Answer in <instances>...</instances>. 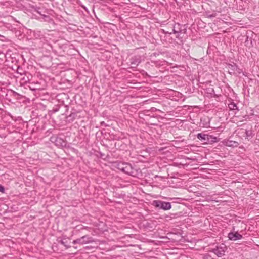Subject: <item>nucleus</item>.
I'll list each match as a JSON object with an SVG mask.
<instances>
[{
    "label": "nucleus",
    "instance_id": "nucleus-1",
    "mask_svg": "<svg viewBox=\"0 0 259 259\" xmlns=\"http://www.w3.org/2000/svg\"><path fill=\"white\" fill-rule=\"evenodd\" d=\"M152 205L155 207L159 208L164 210H169L171 208L170 202L161 201L160 200H154Z\"/></svg>",
    "mask_w": 259,
    "mask_h": 259
},
{
    "label": "nucleus",
    "instance_id": "nucleus-2",
    "mask_svg": "<svg viewBox=\"0 0 259 259\" xmlns=\"http://www.w3.org/2000/svg\"><path fill=\"white\" fill-rule=\"evenodd\" d=\"M117 168L120 170L131 175L133 173V168L131 164L127 163L121 162L117 164Z\"/></svg>",
    "mask_w": 259,
    "mask_h": 259
},
{
    "label": "nucleus",
    "instance_id": "nucleus-3",
    "mask_svg": "<svg viewBox=\"0 0 259 259\" xmlns=\"http://www.w3.org/2000/svg\"><path fill=\"white\" fill-rule=\"evenodd\" d=\"M94 239L92 237H89L88 235H85L80 238H78L73 240V244H79L80 245H84L87 243L93 242Z\"/></svg>",
    "mask_w": 259,
    "mask_h": 259
},
{
    "label": "nucleus",
    "instance_id": "nucleus-4",
    "mask_svg": "<svg viewBox=\"0 0 259 259\" xmlns=\"http://www.w3.org/2000/svg\"><path fill=\"white\" fill-rule=\"evenodd\" d=\"M226 249L225 245L222 244L212 249L210 251L214 253L218 257H221L225 254Z\"/></svg>",
    "mask_w": 259,
    "mask_h": 259
},
{
    "label": "nucleus",
    "instance_id": "nucleus-5",
    "mask_svg": "<svg viewBox=\"0 0 259 259\" xmlns=\"http://www.w3.org/2000/svg\"><path fill=\"white\" fill-rule=\"evenodd\" d=\"M197 138L199 140H203L206 141L205 142H215L218 141L217 138L216 137H213L212 136H209L207 134H204L202 133H199L197 135Z\"/></svg>",
    "mask_w": 259,
    "mask_h": 259
},
{
    "label": "nucleus",
    "instance_id": "nucleus-6",
    "mask_svg": "<svg viewBox=\"0 0 259 259\" xmlns=\"http://www.w3.org/2000/svg\"><path fill=\"white\" fill-rule=\"evenodd\" d=\"M228 237L230 240L233 241H236L242 238V236L237 232L229 233Z\"/></svg>",
    "mask_w": 259,
    "mask_h": 259
},
{
    "label": "nucleus",
    "instance_id": "nucleus-7",
    "mask_svg": "<svg viewBox=\"0 0 259 259\" xmlns=\"http://www.w3.org/2000/svg\"><path fill=\"white\" fill-rule=\"evenodd\" d=\"M179 24H176L174 25L172 29L173 33L175 34H179L181 33L182 30L179 28Z\"/></svg>",
    "mask_w": 259,
    "mask_h": 259
},
{
    "label": "nucleus",
    "instance_id": "nucleus-8",
    "mask_svg": "<svg viewBox=\"0 0 259 259\" xmlns=\"http://www.w3.org/2000/svg\"><path fill=\"white\" fill-rule=\"evenodd\" d=\"M228 108L231 110H235V109L238 110L237 109L236 104L235 103H234V102H231L230 104H228Z\"/></svg>",
    "mask_w": 259,
    "mask_h": 259
},
{
    "label": "nucleus",
    "instance_id": "nucleus-9",
    "mask_svg": "<svg viewBox=\"0 0 259 259\" xmlns=\"http://www.w3.org/2000/svg\"><path fill=\"white\" fill-rule=\"evenodd\" d=\"M245 134H246V137L247 139H250L252 137V133L251 131L246 130Z\"/></svg>",
    "mask_w": 259,
    "mask_h": 259
},
{
    "label": "nucleus",
    "instance_id": "nucleus-10",
    "mask_svg": "<svg viewBox=\"0 0 259 259\" xmlns=\"http://www.w3.org/2000/svg\"><path fill=\"white\" fill-rule=\"evenodd\" d=\"M229 68L231 69L232 70H235V69L237 68V66L235 65H229Z\"/></svg>",
    "mask_w": 259,
    "mask_h": 259
},
{
    "label": "nucleus",
    "instance_id": "nucleus-11",
    "mask_svg": "<svg viewBox=\"0 0 259 259\" xmlns=\"http://www.w3.org/2000/svg\"><path fill=\"white\" fill-rule=\"evenodd\" d=\"M0 192L2 193H4L5 189L4 187L0 184Z\"/></svg>",
    "mask_w": 259,
    "mask_h": 259
},
{
    "label": "nucleus",
    "instance_id": "nucleus-12",
    "mask_svg": "<svg viewBox=\"0 0 259 259\" xmlns=\"http://www.w3.org/2000/svg\"><path fill=\"white\" fill-rule=\"evenodd\" d=\"M232 141H229V142H227V145L229 146H232V145L231 144V143H232Z\"/></svg>",
    "mask_w": 259,
    "mask_h": 259
},
{
    "label": "nucleus",
    "instance_id": "nucleus-13",
    "mask_svg": "<svg viewBox=\"0 0 259 259\" xmlns=\"http://www.w3.org/2000/svg\"><path fill=\"white\" fill-rule=\"evenodd\" d=\"M139 63H140V61L139 60V59H137L136 60V62L135 64H136V65H138Z\"/></svg>",
    "mask_w": 259,
    "mask_h": 259
},
{
    "label": "nucleus",
    "instance_id": "nucleus-14",
    "mask_svg": "<svg viewBox=\"0 0 259 259\" xmlns=\"http://www.w3.org/2000/svg\"><path fill=\"white\" fill-rule=\"evenodd\" d=\"M176 38H178V39H181V38L180 37V35H177L176 36Z\"/></svg>",
    "mask_w": 259,
    "mask_h": 259
},
{
    "label": "nucleus",
    "instance_id": "nucleus-15",
    "mask_svg": "<svg viewBox=\"0 0 259 259\" xmlns=\"http://www.w3.org/2000/svg\"><path fill=\"white\" fill-rule=\"evenodd\" d=\"M61 244H65V243H64V242L63 240H61Z\"/></svg>",
    "mask_w": 259,
    "mask_h": 259
},
{
    "label": "nucleus",
    "instance_id": "nucleus-16",
    "mask_svg": "<svg viewBox=\"0 0 259 259\" xmlns=\"http://www.w3.org/2000/svg\"><path fill=\"white\" fill-rule=\"evenodd\" d=\"M43 16H44V17H47V16H46V15H43Z\"/></svg>",
    "mask_w": 259,
    "mask_h": 259
},
{
    "label": "nucleus",
    "instance_id": "nucleus-17",
    "mask_svg": "<svg viewBox=\"0 0 259 259\" xmlns=\"http://www.w3.org/2000/svg\"><path fill=\"white\" fill-rule=\"evenodd\" d=\"M166 33H168V32H166ZM171 32H169V34H171Z\"/></svg>",
    "mask_w": 259,
    "mask_h": 259
},
{
    "label": "nucleus",
    "instance_id": "nucleus-18",
    "mask_svg": "<svg viewBox=\"0 0 259 259\" xmlns=\"http://www.w3.org/2000/svg\"><path fill=\"white\" fill-rule=\"evenodd\" d=\"M233 143H235V144H236V143H237V142H233Z\"/></svg>",
    "mask_w": 259,
    "mask_h": 259
}]
</instances>
